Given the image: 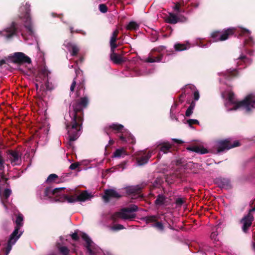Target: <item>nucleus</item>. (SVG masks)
Instances as JSON below:
<instances>
[{
    "label": "nucleus",
    "mask_w": 255,
    "mask_h": 255,
    "mask_svg": "<svg viewBox=\"0 0 255 255\" xmlns=\"http://www.w3.org/2000/svg\"><path fill=\"white\" fill-rule=\"evenodd\" d=\"M4 63V61L3 60L0 61V65H2L3 63Z\"/></svg>",
    "instance_id": "47"
},
{
    "label": "nucleus",
    "mask_w": 255,
    "mask_h": 255,
    "mask_svg": "<svg viewBox=\"0 0 255 255\" xmlns=\"http://www.w3.org/2000/svg\"><path fill=\"white\" fill-rule=\"evenodd\" d=\"M30 5L26 3L25 6H21L20 8L21 14L19 17L20 20L23 22L24 27L27 30L29 35L33 33L32 25L31 22V18L29 16Z\"/></svg>",
    "instance_id": "5"
},
{
    "label": "nucleus",
    "mask_w": 255,
    "mask_h": 255,
    "mask_svg": "<svg viewBox=\"0 0 255 255\" xmlns=\"http://www.w3.org/2000/svg\"><path fill=\"white\" fill-rule=\"evenodd\" d=\"M240 58H241V59H245V57H241Z\"/></svg>",
    "instance_id": "50"
},
{
    "label": "nucleus",
    "mask_w": 255,
    "mask_h": 255,
    "mask_svg": "<svg viewBox=\"0 0 255 255\" xmlns=\"http://www.w3.org/2000/svg\"><path fill=\"white\" fill-rule=\"evenodd\" d=\"M255 210V209H252V210H250V212H251L252 211H254Z\"/></svg>",
    "instance_id": "51"
},
{
    "label": "nucleus",
    "mask_w": 255,
    "mask_h": 255,
    "mask_svg": "<svg viewBox=\"0 0 255 255\" xmlns=\"http://www.w3.org/2000/svg\"><path fill=\"white\" fill-rule=\"evenodd\" d=\"M23 217L21 214H18L15 221L16 227L15 230L10 236L8 241L7 246L5 249V255H8L11 250L12 246L14 245L21 235V233L18 234V231L21 226L23 225Z\"/></svg>",
    "instance_id": "4"
},
{
    "label": "nucleus",
    "mask_w": 255,
    "mask_h": 255,
    "mask_svg": "<svg viewBox=\"0 0 255 255\" xmlns=\"http://www.w3.org/2000/svg\"><path fill=\"white\" fill-rule=\"evenodd\" d=\"M189 150L194 151L201 154H205L208 152V150L202 146H194L187 148Z\"/></svg>",
    "instance_id": "22"
},
{
    "label": "nucleus",
    "mask_w": 255,
    "mask_h": 255,
    "mask_svg": "<svg viewBox=\"0 0 255 255\" xmlns=\"http://www.w3.org/2000/svg\"><path fill=\"white\" fill-rule=\"evenodd\" d=\"M111 59L116 64H121L125 61L124 58L121 55L115 53V51H111Z\"/></svg>",
    "instance_id": "20"
},
{
    "label": "nucleus",
    "mask_w": 255,
    "mask_h": 255,
    "mask_svg": "<svg viewBox=\"0 0 255 255\" xmlns=\"http://www.w3.org/2000/svg\"><path fill=\"white\" fill-rule=\"evenodd\" d=\"M121 195L116 191L113 189L107 190L105 192V194L103 198L106 202H108L110 199L112 198H118Z\"/></svg>",
    "instance_id": "15"
},
{
    "label": "nucleus",
    "mask_w": 255,
    "mask_h": 255,
    "mask_svg": "<svg viewBox=\"0 0 255 255\" xmlns=\"http://www.w3.org/2000/svg\"><path fill=\"white\" fill-rule=\"evenodd\" d=\"M76 84V79H75L73 80V82H72V84L71 85V87H70V91H71V92H73L74 91V88H75V86Z\"/></svg>",
    "instance_id": "40"
},
{
    "label": "nucleus",
    "mask_w": 255,
    "mask_h": 255,
    "mask_svg": "<svg viewBox=\"0 0 255 255\" xmlns=\"http://www.w3.org/2000/svg\"><path fill=\"white\" fill-rule=\"evenodd\" d=\"M59 250L63 255H67L69 253V250L66 247H61L59 248Z\"/></svg>",
    "instance_id": "34"
},
{
    "label": "nucleus",
    "mask_w": 255,
    "mask_h": 255,
    "mask_svg": "<svg viewBox=\"0 0 255 255\" xmlns=\"http://www.w3.org/2000/svg\"><path fill=\"white\" fill-rule=\"evenodd\" d=\"M68 50L71 53L72 56L76 55L79 51V47L77 44L72 42H68L66 44Z\"/></svg>",
    "instance_id": "17"
},
{
    "label": "nucleus",
    "mask_w": 255,
    "mask_h": 255,
    "mask_svg": "<svg viewBox=\"0 0 255 255\" xmlns=\"http://www.w3.org/2000/svg\"><path fill=\"white\" fill-rule=\"evenodd\" d=\"M83 91L84 90V85L83 84V83H80L77 86V91H76V93H77V96H78L80 93V91Z\"/></svg>",
    "instance_id": "35"
},
{
    "label": "nucleus",
    "mask_w": 255,
    "mask_h": 255,
    "mask_svg": "<svg viewBox=\"0 0 255 255\" xmlns=\"http://www.w3.org/2000/svg\"><path fill=\"white\" fill-rule=\"evenodd\" d=\"M10 194H11V191L9 189H5L4 190V194H3V197H4L5 199H4L3 198L1 199V202H2V204L3 205V206L6 208H7V207H6V205L5 203V200L9 196Z\"/></svg>",
    "instance_id": "29"
},
{
    "label": "nucleus",
    "mask_w": 255,
    "mask_h": 255,
    "mask_svg": "<svg viewBox=\"0 0 255 255\" xmlns=\"http://www.w3.org/2000/svg\"><path fill=\"white\" fill-rule=\"evenodd\" d=\"M36 88H37V87H38V85H37V84H36Z\"/></svg>",
    "instance_id": "53"
},
{
    "label": "nucleus",
    "mask_w": 255,
    "mask_h": 255,
    "mask_svg": "<svg viewBox=\"0 0 255 255\" xmlns=\"http://www.w3.org/2000/svg\"><path fill=\"white\" fill-rule=\"evenodd\" d=\"M58 178V176L55 174H50L47 178L46 180V182L47 183H52L54 182L56 179Z\"/></svg>",
    "instance_id": "33"
},
{
    "label": "nucleus",
    "mask_w": 255,
    "mask_h": 255,
    "mask_svg": "<svg viewBox=\"0 0 255 255\" xmlns=\"http://www.w3.org/2000/svg\"><path fill=\"white\" fill-rule=\"evenodd\" d=\"M9 158L11 160V163L12 165H15L19 164L20 160L19 158V156L17 152L11 151L10 154Z\"/></svg>",
    "instance_id": "21"
},
{
    "label": "nucleus",
    "mask_w": 255,
    "mask_h": 255,
    "mask_svg": "<svg viewBox=\"0 0 255 255\" xmlns=\"http://www.w3.org/2000/svg\"><path fill=\"white\" fill-rule=\"evenodd\" d=\"M138 28V25L134 21L130 22L127 26V29L128 30H136Z\"/></svg>",
    "instance_id": "30"
},
{
    "label": "nucleus",
    "mask_w": 255,
    "mask_h": 255,
    "mask_svg": "<svg viewBox=\"0 0 255 255\" xmlns=\"http://www.w3.org/2000/svg\"><path fill=\"white\" fill-rule=\"evenodd\" d=\"M64 198L68 202L72 203L77 201H85L90 198V195L86 191H84L78 195L66 196Z\"/></svg>",
    "instance_id": "11"
},
{
    "label": "nucleus",
    "mask_w": 255,
    "mask_h": 255,
    "mask_svg": "<svg viewBox=\"0 0 255 255\" xmlns=\"http://www.w3.org/2000/svg\"><path fill=\"white\" fill-rule=\"evenodd\" d=\"M175 49L178 51L186 50L190 47L189 44L178 43L174 45Z\"/></svg>",
    "instance_id": "27"
},
{
    "label": "nucleus",
    "mask_w": 255,
    "mask_h": 255,
    "mask_svg": "<svg viewBox=\"0 0 255 255\" xmlns=\"http://www.w3.org/2000/svg\"><path fill=\"white\" fill-rule=\"evenodd\" d=\"M227 75H225L226 78H228V77H231V76H235L237 75V71L235 70H233L232 71H229L227 73Z\"/></svg>",
    "instance_id": "36"
},
{
    "label": "nucleus",
    "mask_w": 255,
    "mask_h": 255,
    "mask_svg": "<svg viewBox=\"0 0 255 255\" xmlns=\"http://www.w3.org/2000/svg\"><path fill=\"white\" fill-rule=\"evenodd\" d=\"M253 220V217L250 213L243 219L242 221L243 224V230L245 232H246L249 228L251 226Z\"/></svg>",
    "instance_id": "16"
},
{
    "label": "nucleus",
    "mask_w": 255,
    "mask_h": 255,
    "mask_svg": "<svg viewBox=\"0 0 255 255\" xmlns=\"http://www.w3.org/2000/svg\"><path fill=\"white\" fill-rule=\"evenodd\" d=\"M62 190L61 188H55L52 189L50 188H46L44 191V196L46 198L49 199H54L55 201H66L64 194L60 192Z\"/></svg>",
    "instance_id": "7"
},
{
    "label": "nucleus",
    "mask_w": 255,
    "mask_h": 255,
    "mask_svg": "<svg viewBox=\"0 0 255 255\" xmlns=\"http://www.w3.org/2000/svg\"><path fill=\"white\" fill-rule=\"evenodd\" d=\"M79 165L78 163H74L71 164L70 168L72 170L75 169Z\"/></svg>",
    "instance_id": "41"
},
{
    "label": "nucleus",
    "mask_w": 255,
    "mask_h": 255,
    "mask_svg": "<svg viewBox=\"0 0 255 255\" xmlns=\"http://www.w3.org/2000/svg\"><path fill=\"white\" fill-rule=\"evenodd\" d=\"M13 61L16 63H27L31 62L30 59L21 52L15 53L13 55Z\"/></svg>",
    "instance_id": "14"
},
{
    "label": "nucleus",
    "mask_w": 255,
    "mask_h": 255,
    "mask_svg": "<svg viewBox=\"0 0 255 255\" xmlns=\"http://www.w3.org/2000/svg\"><path fill=\"white\" fill-rule=\"evenodd\" d=\"M152 152H149L147 154H145L143 153L141 157L137 158V164L139 165H142L147 162L148 160L151 156Z\"/></svg>",
    "instance_id": "19"
},
{
    "label": "nucleus",
    "mask_w": 255,
    "mask_h": 255,
    "mask_svg": "<svg viewBox=\"0 0 255 255\" xmlns=\"http://www.w3.org/2000/svg\"><path fill=\"white\" fill-rule=\"evenodd\" d=\"M193 108H194V106L191 105L188 109L187 110H186V116L187 117H189L191 116V115L193 113Z\"/></svg>",
    "instance_id": "37"
},
{
    "label": "nucleus",
    "mask_w": 255,
    "mask_h": 255,
    "mask_svg": "<svg viewBox=\"0 0 255 255\" xmlns=\"http://www.w3.org/2000/svg\"><path fill=\"white\" fill-rule=\"evenodd\" d=\"M253 248L255 250V243L253 244Z\"/></svg>",
    "instance_id": "48"
},
{
    "label": "nucleus",
    "mask_w": 255,
    "mask_h": 255,
    "mask_svg": "<svg viewBox=\"0 0 255 255\" xmlns=\"http://www.w3.org/2000/svg\"><path fill=\"white\" fill-rule=\"evenodd\" d=\"M194 99L195 100H198L199 98V94L198 91H195L194 92Z\"/></svg>",
    "instance_id": "42"
},
{
    "label": "nucleus",
    "mask_w": 255,
    "mask_h": 255,
    "mask_svg": "<svg viewBox=\"0 0 255 255\" xmlns=\"http://www.w3.org/2000/svg\"><path fill=\"white\" fill-rule=\"evenodd\" d=\"M137 210V207L133 205L128 208L122 209L119 212L116 213L113 218L114 219L117 218H122L123 219H130L134 218L135 217L134 212Z\"/></svg>",
    "instance_id": "6"
},
{
    "label": "nucleus",
    "mask_w": 255,
    "mask_h": 255,
    "mask_svg": "<svg viewBox=\"0 0 255 255\" xmlns=\"http://www.w3.org/2000/svg\"><path fill=\"white\" fill-rule=\"evenodd\" d=\"M161 60V56H155L153 57L152 56H149V57L147 58V61L148 62H159Z\"/></svg>",
    "instance_id": "31"
},
{
    "label": "nucleus",
    "mask_w": 255,
    "mask_h": 255,
    "mask_svg": "<svg viewBox=\"0 0 255 255\" xmlns=\"http://www.w3.org/2000/svg\"><path fill=\"white\" fill-rule=\"evenodd\" d=\"M240 144L238 141H235L233 144H231V141L229 139L220 140L217 142V146L219 152L222 151L225 149H229L231 148L239 146Z\"/></svg>",
    "instance_id": "10"
},
{
    "label": "nucleus",
    "mask_w": 255,
    "mask_h": 255,
    "mask_svg": "<svg viewBox=\"0 0 255 255\" xmlns=\"http://www.w3.org/2000/svg\"><path fill=\"white\" fill-rule=\"evenodd\" d=\"M89 99L87 96L74 101L69 110V119H66V126L69 139L76 140L81 133L83 123V110L87 107Z\"/></svg>",
    "instance_id": "1"
},
{
    "label": "nucleus",
    "mask_w": 255,
    "mask_h": 255,
    "mask_svg": "<svg viewBox=\"0 0 255 255\" xmlns=\"http://www.w3.org/2000/svg\"><path fill=\"white\" fill-rule=\"evenodd\" d=\"M239 32H240V34L241 35L248 36L249 39H246L245 42L246 44H251V43H250V41H252V38L250 36V35L251 34V32L248 29H242V28L239 31Z\"/></svg>",
    "instance_id": "23"
},
{
    "label": "nucleus",
    "mask_w": 255,
    "mask_h": 255,
    "mask_svg": "<svg viewBox=\"0 0 255 255\" xmlns=\"http://www.w3.org/2000/svg\"><path fill=\"white\" fill-rule=\"evenodd\" d=\"M235 32L234 28H229L224 31H215L212 33V37L214 41H223L226 40L229 36Z\"/></svg>",
    "instance_id": "9"
},
{
    "label": "nucleus",
    "mask_w": 255,
    "mask_h": 255,
    "mask_svg": "<svg viewBox=\"0 0 255 255\" xmlns=\"http://www.w3.org/2000/svg\"><path fill=\"white\" fill-rule=\"evenodd\" d=\"M119 33V30L116 29L112 33V35L110 39V46L111 51H115V49L118 47L117 44L116 43L117 36Z\"/></svg>",
    "instance_id": "18"
},
{
    "label": "nucleus",
    "mask_w": 255,
    "mask_h": 255,
    "mask_svg": "<svg viewBox=\"0 0 255 255\" xmlns=\"http://www.w3.org/2000/svg\"><path fill=\"white\" fill-rule=\"evenodd\" d=\"M72 238L74 240H76L78 239V235L76 233H74L71 235Z\"/></svg>",
    "instance_id": "45"
},
{
    "label": "nucleus",
    "mask_w": 255,
    "mask_h": 255,
    "mask_svg": "<svg viewBox=\"0 0 255 255\" xmlns=\"http://www.w3.org/2000/svg\"><path fill=\"white\" fill-rule=\"evenodd\" d=\"M136 198V197H132V198Z\"/></svg>",
    "instance_id": "55"
},
{
    "label": "nucleus",
    "mask_w": 255,
    "mask_h": 255,
    "mask_svg": "<svg viewBox=\"0 0 255 255\" xmlns=\"http://www.w3.org/2000/svg\"><path fill=\"white\" fill-rule=\"evenodd\" d=\"M165 20L168 23L175 24L178 22H185L187 19L184 16H180L177 17L175 14L170 13L166 17Z\"/></svg>",
    "instance_id": "13"
},
{
    "label": "nucleus",
    "mask_w": 255,
    "mask_h": 255,
    "mask_svg": "<svg viewBox=\"0 0 255 255\" xmlns=\"http://www.w3.org/2000/svg\"><path fill=\"white\" fill-rule=\"evenodd\" d=\"M190 88L193 87V88H194L193 86H190Z\"/></svg>",
    "instance_id": "54"
},
{
    "label": "nucleus",
    "mask_w": 255,
    "mask_h": 255,
    "mask_svg": "<svg viewBox=\"0 0 255 255\" xmlns=\"http://www.w3.org/2000/svg\"><path fill=\"white\" fill-rule=\"evenodd\" d=\"M165 200V199L163 196L159 195L155 200V204L158 206L162 205L164 204Z\"/></svg>",
    "instance_id": "32"
},
{
    "label": "nucleus",
    "mask_w": 255,
    "mask_h": 255,
    "mask_svg": "<svg viewBox=\"0 0 255 255\" xmlns=\"http://www.w3.org/2000/svg\"><path fill=\"white\" fill-rule=\"evenodd\" d=\"M127 155V152L124 148L117 149L114 153L113 157L116 158L124 157Z\"/></svg>",
    "instance_id": "24"
},
{
    "label": "nucleus",
    "mask_w": 255,
    "mask_h": 255,
    "mask_svg": "<svg viewBox=\"0 0 255 255\" xmlns=\"http://www.w3.org/2000/svg\"><path fill=\"white\" fill-rule=\"evenodd\" d=\"M17 24L12 22L10 27L5 29L2 31H0V35L5 36L6 38H9L17 32Z\"/></svg>",
    "instance_id": "12"
},
{
    "label": "nucleus",
    "mask_w": 255,
    "mask_h": 255,
    "mask_svg": "<svg viewBox=\"0 0 255 255\" xmlns=\"http://www.w3.org/2000/svg\"><path fill=\"white\" fill-rule=\"evenodd\" d=\"M184 1H180L177 2L176 5L174 6V9L175 11L181 12H185L186 11L185 8H184Z\"/></svg>",
    "instance_id": "25"
},
{
    "label": "nucleus",
    "mask_w": 255,
    "mask_h": 255,
    "mask_svg": "<svg viewBox=\"0 0 255 255\" xmlns=\"http://www.w3.org/2000/svg\"><path fill=\"white\" fill-rule=\"evenodd\" d=\"M127 192L129 194H134L135 196L136 194L139 193V189L136 187L131 186L129 187L127 189Z\"/></svg>",
    "instance_id": "26"
},
{
    "label": "nucleus",
    "mask_w": 255,
    "mask_h": 255,
    "mask_svg": "<svg viewBox=\"0 0 255 255\" xmlns=\"http://www.w3.org/2000/svg\"><path fill=\"white\" fill-rule=\"evenodd\" d=\"M155 226L158 228L159 229L162 230L163 229V225L161 223L157 222L155 224Z\"/></svg>",
    "instance_id": "43"
},
{
    "label": "nucleus",
    "mask_w": 255,
    "mask_h": 255,
    "mask_svg": "<svg viewBox=\"0 0 255 255\" xmlns=\"http://www.w3.org/2000/svg\"><path fill=\"white\" fill-rule=\"evenodd\" d=\"M116 230H121L124 228L123 226L121 225H118L114 227Z\"/></svg>",
    "instance_id": "44"
},
{
    "label": "nucleus",
    "mask_w": 255,
    "mask_h": 255,
    "mask_svg": "<svg viewBox=\"0 0 255 255\" xmlns=\"http://www.w3.org/2000/svg\"><path fill=\"white\" fill-rule=\"evenodd\" d=\"M71 32L73 33V30H72V28H71Z\"/></svg>",
    "instance_id": "52"
},
{
    "label": "nucleus",
    "mask_w": 255,
    "mask_h": 255,
    "mask_svg": "<svg viewBox=\"0 0 255 255\" xmlns=\"http://www.w3.org/2000/svg\"><path fill=\"white\" fill-rule=\"evenodd\" d=\"M99 9L102 12L104 13L107 11V7L105 4H101L99 5Z\"/></svg>",
    "instance_id": "38"
},
{
    "label": "nucleus",
    "mask_w": 255,
    "mask_h": 255,
    "mask_svg": "<svg viewBox=\"0 0 255 255\" xmlns=\"http://www.w3.org/2000/svg\"><path fill=\"white\" fill-rule=\"evenodd\" d=\"M82 238L86 242V247L90 255H97L102 254V250L95 245L86 234H82Z\"/></svg>",
    "instance_id": "8"
},
{
    "label": "nucleus",
    "mask_w": 255,
    "mask_h": 255,
    "mask_svg": "<svg viewBox=\"0 0 255 255\" xmlns=\"http://www.w3.org/2000/svg\"><path fill=\"white\" fill-rule=\"evenodd\" d=\"M171 145L168 142H164L161 144L160 150L164 153H167L170 148Z\"/></svg>",
    "instance_id": "28"
},
{
    "label": "nucleus",
    "mask_w": 255,
    "mask_h": 255,
    "mask_svg": "<svg viewBox=\"0 0 255 255\" xmlns=\"http://www.w3.org/2000/svg\"><path fill=\"white\" fill-rule=\"evenodd\" d=\"M173 140L174 141H175L176 143H182L183 142V141H182L181 140H180L179 139H173Z\"/></svg>",
    "instance_id": "46"
},
{
    "label": "nucleus",
    "mask_w": 255,
    "mask_h": 255,
    "mask_svg": "<svg viewBox=\"0 0 255 255\" xmlns=\"http://www.w3.org/2000/svg\"><path fill=\"white\" fill-rule=\"evenodd\" d=\"M188 124L191 126L193 125L198 124L199 122L197 120L190 119L187 121Z\"/></svg>",
    "instance_id": "39"
},
{
    "label": "nucleus",
    "mask_w": 255,
    "mask_h": 255,
    "mask_svg": "<svg viewBox=\"0 0 255 255\" xmlns=\"http://www.w3.org/2000/svg\"><path fill=\"white\" fill-rule=\"evenodd\" d=\"M222 96L228 100L226 106L228 108L232 106L233 108H229L228 111L236 110L239 108H243L247 111H250L255 108V95L250 94L242 101H237L234 94L231 91L223 93Z\"/></svg>",
    "instance_id": "2"
},
{
    "label": "nucleus",
    "mask_w": 255,
    "mask_h": 255,
    "mask_svg": "<svg viewBox=\"0 0 255 255\" xmlns=\"http://www.w3.org/2000/svg\"><path fill=\"white\" fill-rule=\"evenodd\" d=\"M21 35L22 36V37L25 38L24 35V34L23 33H21Z\"/></svg>",
    "instance_id": "49"
},
{
    "label": "nucleus",
    "mask_w": 255,
    "mask_h": 255,
    "mask_svg": "<svg viewBox=\"0 0 255 255\" xmlns=\"http://www.w3.org/2000/svg\"><path fill=\"white\" fill-rule=\"evenodd\" d=\"M110 130L114 132H121L122 134L120 136V138L122 141L131 143L133 142L132 136L124 129L123 125L114 124L106 127V131L108 134L110 132Z\"/></svg>",
    "instance_id": "3"
}]
</instances>
